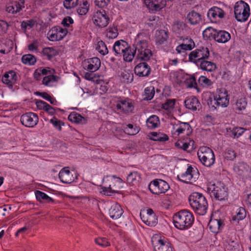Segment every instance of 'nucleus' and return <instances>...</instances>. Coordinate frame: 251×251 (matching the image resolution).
Wrapping results in <instances>:
<instances>
[{
	"instance_id": "nucleus-1",
	"label": "nucleus",
	"mask_w": 251,
	"mask_h": 251,
	"mask_svg": "<svg viewBox=\"0 0 251 251\" xmlns=\"http://www.w3.org/2000/svg\"><path fill=\"white\" fill-rule=\"evenodd\" d=\"M194 221L193 214L187 210H180L173 217L175 227L180 230H185L190 227Z\"/></svg>"
},
{
	"instance_id": "nucleus-2",
	"label": "nucleus",
	"mask_w": 251,
	"mask_h": 251,
	"mask_svg": "<svg viewBox=\"0 0 251 251\" xmlns=\"http://www.w3.org/2000/svg\"><path fill=\"white\" fill-rule=\"evenodd\" d=\"M190 206L195 213L200 215L206 214L208 208V203L204 196L201 193L194 192L189 197Z\"/></svg>"
},
{
	"instance_id": "nucleus-3",
	"label": "nucleus",
	"mask_w": 251,
	"mask_h": 251,
	"mask_svg": "<svg viewBox=\"0 0 251 251\" xmlns=\"http://www.w3.org/2000/svg\"><path fill=\"white\" fill-rule=\"evenodd\" d=\"M207 191L211 197H214L218 201L225 200L227 199L228 197L227 188L221 181L209 183Z\"/></svg>"
},
{
	"instance_id": "nucleus-4",
	"label": "nucleus",
	"mask_w": 251,
	"mask_h": 251,
	"mask_svg": "<svg viewBox=\"0 0 251 251\" xmlns=\"http://www.w3.org/2000/svg\"><path fill=\"white\" fill-rule=\"evenodd\" d=\"M229 98L227 93L220 92L219 94L214 96V99L209 98L207 100V104L211 110H214L219 107H226L229 104Z\"/></svg>"
},
{
	"instance_id": "nucleus-5",
	"label": "nucleus",
	"mask_w": 251,
	"mask_h": 251,
	"mask_svg": "<svg viewBox=\"0 0 251 251\" xmlns=\"http://www.w3.org/2000/svg\"><path fill=\"white\" fill-rule=\"evenodd\" d=\"M198 156L201 163L206 167H210L215 162V155L213 151L207 147H201L199 148Z\"/></svg>"
},
{
	"instance_id": "nucleus-6",
	"label": "nucleus",
	"mask_w": 251,
	"mask_h": 251,
	"mask_svg": "<svg viewBox=\"0 0 251 251\" xmlns=\"http://www.w3.org/2000/svg\"><path fill=\"white\" fill-rule=\"evenodd\" d=\"M250 11V7L247 3L243 0L238 1L234 6L235 17L239 22H245L249 17Z\"/></svg>"
},
{
	"instance_id": "nucleus-7",
	"label": "nucleus",
	"mask_w": 251,
	"mask_h": 251,
	"mask_svg": "<svg viewBox=\"0 0 251 251\" xmlns=\"http://www.w3.org/2000/svg\"><path fill=\"white\" fill-rule=\"evenodd\" d=\"M209 55V50L207 47H200L190 53L189 61L197 65L205 59H208Z\"/></svg>"
},
{
	"instance_id": "nucleus-8",
	"label": "nucleus",
	"mask_w": 251,
	"mask_h": 251,
	"mask_svg": "<svg viewBox=\"0 0 251 251\" xmlns=\"http://www.w3.org/2000/svg\"><path fill=\"white\" fill-rule=\"evenodd\" d=\"M148 188L152 194L159 195L166 193L169 189L170 186L165 180L156 179L150 182Z\"/></svg>"
},
{
	"instance_id": "nucleus-9",
	"label": "nucleus",
	"mask_w": 251,
	"mask_h": 251,
	"mask_svg": "<svg viewBox=\"0 0 251 251\" xmlns=\"http://www.w3.org/2000/svg\"><path fill=\"white\" fill-rule=\"evenodd\" d=\"M139 36L140 33H138L136 38L135 39L133 44L135 50H132L129 45L128 48L126 49V50L125 51L124 50V52L122 53L124 60L125 61H131L135 56L137 50H138L139 52L138 55L141 54V51H140V49H141V40L140 39Z\"/></svg>"
},
{
	"instance_id": "nucleus-10",
	"label": "nucleus",
	"mask_w": 251,
	"mask_h": 251,
	"mask_svg": "<svg viewBox=\"0 0 251 251\" xmlns=\"http://www.w3.org/2000/svg\"><path fill=\"white\" fill-rule=\"evenodd\" d=\"M94 24L99 27H106L110 22V18L104 10H98L93 16Z\"/></svg>"
},
{
	"instance_id": "nucleus-11",
	"label": "nucleus",
	"mask_w": 251,
	"mask_h": 251,
	"mask_svg": "<svg viewBox=\"0 0 251 251\" xmlns=\"http://www.w3.org/2000/svg\"><path fill=\"white\" fill-rule=\"evenodd\" d=\"M68 30L60 26L52 27L47 33V37L52 42L58 41L63 39L67 35Z\"/></svg>"
},
{
	"instance_id": "nucleus-12",
	"label": "nucleus",
	"mask_w": 251,
	"mask_h": 251,
	"mask_svg": "<svg viewBox=\"0 0 251 251\" xmlns=\"http://www.w3.org/2000/svg\"><path fill=\"white\" fill-rule=\"evenodd\" d=\"M198 171L189 166L186 171L177 176L178 179L186 183H193L195 182L198 177Z\"/></svg>"
},
{
	"instance_id": "nucleus-13",
	"label": "nucleus",
	"mask_w": 251,
	"mask_h": 251,
	"mask_svg": "<svg viewBox=\"0 0 251 251\" xmlns=\"http://www.w3.org/2000/svg\"><path fill=\"white\" fill-rule=\"evenodd\" d=\"M152 244L154 251H173L171 244L165 238L156 236L152 239Z\"/></svg>"
},
{
	"instance_id": "nucleus-14",
	"label": "nucleus",
	"mask_w": 251,
	"mask_h": 251,
	"mask_svg": "<svg viewBox=\"0 0 251 251\" xmlns=\"http://www.w3.org/2000/svg\"><path fill=\"white\" fill-rule=\"evenodd\" d=\"M116 108L119 112L129 114L133 113L134 106L130 99H126L119 100L116 104Z\"/></svg>"
},
{
	"instance_id": "nucleus-15",
	"label": "nucleus",
	"mask_w": 251,
	"mask_h": 251,
	"mask_svg": "<svg viewBox=\"0 0 251 251\" xmlns=\"http://www.w3.org/2000/svg\"><path fill=\"white\" fill-rule=\"evenodd\" d=\"M21 122L26 127H33L38 123V116L33 112H27L21 117Z\"/></svg>"
},
{
	"instance_id": "nucleus-16",
	"label": "nucleus",
	"mask_w": 251,
	"mask_h": 251,
	"mask_svg": "<svg viewBox=\"0 0 251 251\" xmlns=\"http://www.w3.org/2000/svg\"><path fill=\"white\" fill-rule=\"evenodd\" d=\"M144 3L150 12L159 11L166 5L165 0H144Z\"/></svg>"
},
{
	"instance_id": "nucleus-17",
	"label": "nucleus",
	"mask_w": 251,
	"mask_h": 251,
	"mask_svg": "<svg viewBox=\"0 0 251 251\" xmlns=\"http://www.w3.org/2000/svg\"><path fill=\"white\" fill-rule=\"evenodd\" d=\"M122 181L120 178L114 179L112 184H109L108 187H102L101 188V192L108 196H110L112 193H118L120 188L122 187Z\"/></svg>"
},
{
	"instance_id": "nucleus-18",
	"label": "nucleus",
	"mask_w": 251,
	"mask_h": 251,
	"mask_svg": "<svg viewBox=\"0 0 251 251\" xmlns=\"http://www.w3.org/2000/svg\"><path fill=\"white\" fill-rule=\"evenodd\" d=\"M146 212L142 217V222L150 226H155L157 222V218L152 209L148 208L146 209Z\"/></svg>"
},
{
	"instance_id": "nucleus-19",
	"label": "nucleus",
	"mask_w": 251,
	"mask_h": 251,
	"mask_svg": "<svg viewBox=\"0 0 251 251\" xmlns=\"http://www.w3.org/2000/svg\"><path fill=\"white\" fill-rule=\"evenodd\" d=\"M100 66V61L98 57H93L85 60L84 63V68L90 71L94 72L97 71Z\"/></svg>"
},
{
	"instance_id": "nucleus-20",
	"label": "nucleus",
	"mask_w": 251,
	"mask_h": 251,
	"mask_svg": "<svg viewBox=\"0 0 251 251\" xmlns=\"http://www.w3.org/2000/svg\"><path fill=\"white\" fill-rule=\"evenodd\" d=\"M59 178L62 182L66 184L71 183L75 180V178L68 167H65L61 170L59 173Z\"/></svg>"
},
{
	"instance_id": "nucleus-21",
	"label": "nucleus",
	"mask_w": 251,
	"mask_h": 251,
	"mask_svg": "<svg viewBox=\"0 0 251 251\" xmlns=\"http://www.w3.org/2000/svg\"><path fill=\"white\" fill-rule=\"evenodd\" d=\"M129 44L123 40L116 41L113 45L112 50L116 55H122V53L128 48Z\"/></svg>"
},
{
	"instance_id": "nucleus-22",
	"label": "nucleus",
	"mask_w": 251,
	"mask_h": 251,
	"mask_svg": "<svg viewBox=\"0 0 251 251\" xmlns=\"http://www.w3.org/2000/svg\"><path fill=\"white\" fill-rule=\"evenodd\" d=\"M17 80V76L14 71H9L4 74L2 77V81L9 87H12Z\"/></svg>"
},
{
	"instance_id": "nucleus-23",
	"label": "nucleus",
	"mask_w": 251,
	"mask_h": 251,
	"mask_svg": "<svg viewBox=\"0 0 251 251\" xmlns=\"http://www.w3.org/2000/svg\"><path fill=\"white\" fill-rule=\"evenodd\" d=\"M185 107L193 111L199 109L201 107V104L198 99L195 97H191L187 98L184 101Z\"/></svg>"
},
{
	"instance_id": "nucleus-24",
	"label": "nucleus",
	"mask_w": 251,
	"mask_h": 251,
	"mask_svg": "<svg viewBox=\"0 0 251 251\" xmlns=\"http://www.w3.org/2000/svg\"><path fill=\"white\" fill-rule=\"evenodd\" d=\"M223 221L221 219H211L208 223V226L210 231L213 233H217L224 226Z\"/></svg>"
},
{
	"instance_id": "nucleus-25",
	"label": "nucleus",
	"mask_w": 251,
	"mask_h": 251,
	"mask_svg": "<svg viewBox=\"0 0 251 251\" xmlns=\"http://www.w3.org/2000/svg\"><path fill=\"white\" fill-rule=\"evenodd\" d=\"M123 213V210L122 208L117 203L113 204L109 210L110 217L115 220L121 217Z\"/></svg>"
},
{
	"instance_id": "nucleus-26",
	"label": "nucleus",
	"mask_w": 251,
	"mask_h": 251,
	"mask_svg": "<svg viewBox=\"0 0 251 251\" xmlns=\"http://www.w3.org/2000/svg\"><path fill=\"white\" fill-rule=\"evenodd\" d=\"M234 170L240 176H246L250 170L249 165L244 162H239L234 166Z\"/></svg>"
},
{
	"instance_id": "nucleus-27",
	"label": "nucleus",
	"mask_w": 251,
	"mask_h": 251,
	"mask_svg": "<svg viewBox=\"0 0 251 251\" xmlns=\"http://www.w3.org/2000/svg\"><path fill=\"white\" fill-rule=\"evenodd\" d=\"M247 106V101L246 98H240L237 100L236 101L233 105V108L236 113L241 114L245 110Z\"/></svg>"
},
{
	"instance_id": "nucleus-28",
	"label": "nucleus",
	"mask_w": 251,
	"mask_h": 251,
	"mask_svg": "<svg viewBox=\"0 0 251 251\" xmlns=\"http://www.w3.org/2000/svg\"><path fill=\"white\" fill-rule=\"evenodd\" d=\"M231 38L230 34L225 30H217L214 40L219 43H225Z\"/></svg>"
},
{
	"instance_id": "nucleus-29",
	"label": "nucleus",
	"mask_w": 251,
	"mask_h": 251,
	"mask_svg": "<svg viewBox=\"0 0 251 251\" xmlns=\"http://www.w3.org/2000/svg\"><path fill=\"white\" fill-rule=\"evenodd\" d=\"M24 1L23 0H20V2H14L9 4L6 7V11L8 13L14 14L17 13L24 7Z\"/></svg>"
},
{
	"instance_id": "nucleus-30",
	"label": "nucleus",
	"mask_w": 251,
	"mask_h": 251,
	"mask_svg": "<svg viewBox=\"0 0 251 251\" xmlns=\"http://www.w3.org/2000/svg\"><path fill=\"white\" fill-rule=\"evenodd\" d=\"M225 13L223 9L216 6L210 8L207 12V16L210 18L216 19L224 18Z\"/></svg>"
},
{
	"instance_id": "nucleus-31",
	"label": "nucleus",
	"mask_w": 251,
	"mask_h": 251,
	"mask_svg": "<svg viewBox=\"0 0 251 251\" xmlns=\"http://www.w3.org/2000/svg\"><path fill=\"white\" fill-rule=\"evenodd\" d=\"M148 138L153 141L164 142L169 140L168 136L161 132H151L148 134Z\"/></svg>"
},
{
	"instance_id": "nucleus-32",
	"label": "nucleus",
	"mask_w": 251,
	"mask_h": 251,
	"mask_svg": "<svg viewBox=\"0 0 251 251\" xmlns=\"http://www.w3.org/2000/svg\"><path fill=\"white\" fill-rule=\"evenodd\" d=\"M201 69L207 72H212L216 69V64L207 59H205L197 64Z\"/></svg>"
},
{
	"instance_id": "nucleus-33",
	"label": "nucleus",
	"mask_w": 251,
	"mask_h": 251,
	"mask_svg": "<svg viewBox=\"0 0 251 251\" xmlns=\"http://www.w3.org/2000/svg\"><path fill=\"white\" fill-rule=\"evenodd\" d=\"M187 19L191 25H195L201 21V16L200 13L192 10L187 14Z\"/></svg>"
},
{
	"instance_id": "nucleus-34",
	"label": "nucleus",
	"mask_w": 251,
	"mask_h": 251,
	"mask_svg": "<svg viewBox=\"0 0 251 251\" xmlns=\"http://www.w3.org/2000/svg\"><path fill=\"white\" fill-rule=\"evenodd\" d=\"M36 104L38 109L44 110L50 115H53L55 113L54 108L45 101L40 100L37 101Z\"/></svg>"
},
{
	"instance_id": "nucleus-35",
	"label": "nucleus",
	"mask_w": 251,
	"mask_h": 251,
	"mask_svg": "<svg viewBox=\"0 0 251 251\" xmlns=\"http://www.w3.org/2000/svg\"><path fill=\"white\" fill-rule=\"evenodd\" d=\"M35 195L37 200L40 202L45 201L49 203H53L54 202L53 199L41 191H35Z\"/></svg>"
},
{
	"instance_id": "nucleus-36",
	"label": "nucleus",
	"mask_w": 251,
	"mask_h": 251,
	"mask_svg": "<svg viewBox=\"0 0 251 251\" xmlns=\"http://www.w3.org/2000/svg\"><path fill=\"white\" fill-rule=\"evenodd\" d=\"M13 48V42L9 39H6L0 43V52L6 54L10 52Z\"/></svg>"
},
{
	"instance_id": "nucleus-37",
	"label": "nucleus",
	"mask_w": 251,
	"mask_h": 251,
	"mask_svg": "<svg viewBox=\"0 0 251 251\" xmlns=\"http://www.w3.org/2000/svg\"><path fill=\"white\" fill-rule=\"evenodd\" d=\"M159 125V119L156 115H152L146 120V125L148 128L153 129L156 128Z\"/></svg>"
},
{
	"instance_id": "nucleus-38",
	"label": "nucleus",
	"mask_w": 251,
	"mask_h": 251,
	"mask_svg": "<svg viewBox=\"0 0 251 251\" xmlns=\"http://www.w3.org/2000/svg\"><path fill=\"white\" fill-rule=\"evenodd\" d=\"M169 37L168 32L165 30L157 31L156 33V42L159 44H163Z\"/></svg>"
},
{
	"instance_id": "nucleus-39",
	"label": "nucleus",
	"mask_w": 251,
	"mask_h": 251,
	"mask_svg": "<svg viewBox=\"0 0 251 251\" xmlns=\"http://www.w3.org/2000/svg\"><path fill=\"white\" fill-rule=\"evenodd\" d=\"M192 129L190 125L188 123H180L179 127L176 129V132L178 134L185 133L187 135H189L192 132Z\"/></svg>"
},
{
	"instance_id": "nucleus-40",
	"label": "nucleus",
	"mask_w": 251,
	"mask_h": 251,
	"mask_svg": "<svg viewBox=\"0 0 251 251\" xmlns=\"http://www.w3.org/2000/svg\"><path fill=\"white\" fill-rule=\"evenodd\" d=\"M68 120L72 123L81 124L85 119L80 114L76 112H71L68 116Z\"/></svg>"
},
{
	"instance_id": "nucleus-41",
	"label": "nucleus",
	"mask_w": 251,
	"mask_h": 251,
	"mask_svg": "<svg viewBox=\"0 0 251 251\" xmlns=\"http://www.w3.org/2000/svg\"><path fill=\"white\" fill-rule=\"evenodd\" d=\"M185 83L189 88H194L200 92V89L197 86V83L195 77L192 75H187L185 79Z\"/></svg>"
},
{
	"instance_id": "nucleus-42",
	"label": "nucleus",
	"mask_w": 251,
	"mask_h": 251,
	"mask_svg": "<svg viewBox=\"0 0 251 251\" xmlns=\"http://www.w3.org/2000/svg\"><path fill=\"white\" fill-rule=\"evenodd\" d=\"M217 29H216L211 26L207 27L202 32L204 38L207 39H214L216 36Z\"/></svg>"
},
{
	"instance_id": "nucleus-43",
	"label": "nucleus",
	"mask_w": 251,
	"mask_h": 251,
	"mask_svg": "<svg viewBox=\"0 0 251 251\" xmlns=\"http://www.w3.org/2000/svg\"><path fill=\"white\" fill-rule=\"evenodd\" d=\"M229 135L233 138H238L241 136L245 131V129L242 127H236L232 129L229 128L227 129Z\"/></svg>"
},
{
	"instance_id": "nucleus-44",
	"label": "nucleus",
	"mask_w": 251,
	"mask_h": 251,
	"mask_svg": "<svg viewBox=\"0 0 251 251\" xmlns=\"http://www.w3.org/2000/svg\"><path fill=\"white\" fill-rule=\"evenodd\" d=\"M119 32L116 26H109L105 31V35L107 38L115 39L118 36Z\"/></svg>"
},
{
	"instance_id": "nucleus-45",
	"label": "nucleus",
	"mask_w": 251,
	"mask_h": 251,
	"mask_svg": "<svg viewBox=\"0 0 251 251\" xmlns=\"http://www.w3.org/2000/svg\"><path fill=\"white\" fill-rule=\"evenodd\" d=\"M191 44H185L182 43L176 48V50L178 53H185L186 50H192L195 46V43L191 42Z\"/></svg>"
},
{
	"instance_id": "nucleus-46",
	"label": "nucleus",
	"mask_w": 251,
	"mask_h": 251,
	"mask_svg": "<svg viewBox=\"0 0 251 251\" xmlns=\"http://www.w3.org/2000/svg\"><path fill=\"white\" fill-rule=\"evenodd\" d=\"M140 179V176L137 172H132L129 174L127 176V181L128 183L132 185L137 184Z\"/></svg>"
},
{
	"instance_id": "nucleus-47",
	"label": "nucleus",
	"mask_w": 251,
	"mask_h": 251,
	"mask_svg": "<svg viewBox=\"0 0 251 251\" xmlns=\"http://www.w3.org/2000/svg\"><path fill=\"white\" fill-rule=\"evenodd\" d=\"M22 62L25 64L32 65L36 63V59L34 55L31 54H27L22 56Z\"/></svg>"
},
{
	"instance_id": "nucleus-48",
	"label": "nucleus",
	"mask_w": 251,
	"mask_h": 251,
	"mask_svg": "<svg viewBox=\"0 0 251 251\" xmlns=\"http://www.w3.org/2000/svg\"><path fill=\"white\" fill-rule=\"evenodd\" d=\"M57 81V76L54 75H49L43 78L42 83L47 86H52L53 83Z\"/></svg>"
},
{
	"instance_id": "nucleus-49",
	"label": "nucleus",
	"mask_w": 251,
	"mask_h": 251,
	"mask_svg": "<svg viewBox=\"0 0 251 251\" xmlns=\"http://www.w3.org/2000/svg\"><path fill=\"white\" fill-rule=\"evenodd\" d=\"M96 49L102 55H105L108 53L107 46L102 41H100L98 42Z\"/></svg>"
},
{
	"instance_id": "nucleus-50",
	"label": "nucleus",
	"mask_w": 251,
	"mask_h": 251,
	"mask_svg": "<svg viewBox=\"0 0 251 251\" xmlns=\"http://www.w3.org/2000/svg\"><path fill=\"white\" fill-rule=\"evenodd\" d=\"M154 88L153 86H150L145 88L144 91V96H145L143 100H151L154 95Z\"/></svg>"
},
{
	"instance_id": "nucleus-51",
	"label": "nucleus",
	"mask_w": 251,
	"mask_h": 251,
	"mask_svg": "<svg viewBox=\"0 0 251 251\" xmlns=\"http://www.w3.org/2000/svg\"><path fill=\"white\" fill-rule=\"evenodd\" d=\"M42 52L44 55L46 56L49 59L55 56L58 53L57 50L53 47L45 48Z\"/></svg>"
},
{
	"instance_id": "nucleus-52",
	"label": "nucleus",
	"mask_w": 251,
	"mask_h": 251,
	"mask_svg": "<svg viewBox=\"0 0 251 251\" xmlns=\"http://www.w3.org/2000/svg\"><path fill=\"white\" fill-rule=\"evenodd\" d=\"M198 82L201 86L205 88L209 87L213 84V82L210 79L203 75L199 77Z\"/></svg>"
},
{
	"instance_id": "nucleus-53",
	"label": "nucleus",
	"mask_w": 251,
	"mask_h": 251,
	"mask_svg": "<svg viewBox=\"0 0 251 251\" xmlns=\"http://www.w3.org/2000/svg\"><path fill=\"white\" fill-rule=\"evenodd\" d=\"M89 4L87 0L83 2L82 4H80L78 8L77 9V12L80 15H84L88 11Z\"/></svg>"
},
{
	"instance_id": "nucleus-54",
	"label": "nucleus",
	"mask_w": 251,
	"mask_h": 251,
	"mask_svg": "<svg viewBox=\"0 0 251 251\" xmlns=\"http://www.w3.org/2000/svg\"><path fill=\"white\" fill-rule=\"evenodd\" d=\"M124 131L128 135H133L139 131V128L133 127V126L131 124H128L126 127H124Z\"/></svg>"
},
{
	"instance_id": "nucleus-55",
	"label": "nucleus",
	"mask_w": 251,
	"mask_h": 251,
	"mask_svg": "<svg viewBox=\"0 0 251 251\" xmlns=\"http://www.w3.org/2000/svg\"><path fill=\"white\" fill-rule=\"evenodd\" d=\"M246 216V212L243 207H240L238 209V212L236 215L232 217V220H241L244 219Z\"/></svg>"
},
{
	"instance_id": "nucleus-56",
	"label": "nucleus",
	"mask_w": 251,
	"mask_h": 251,
	"mask_svg": "<svg viewBox=\"0 0 251 251\" xmlns=\"http://www.w3.org/2000/svg\"><path fill=\"white\" fill-rule=\"evenodd\" d=\"M194 141L193 140H190L189 143L184 142L182 141H178L175 143V145L176 147L183 149L184 151H187L189 147L190 146V144L192 143V145L194 144Z\"/></svg>"
},
{
	"instance_id": "nucleus-57",
	"label": "nucleus",
	"mask_w": 251,
	"mask_h": 251,
	"mask_svg": "<svg viewBox=\"0 0 251 251\" xmlns=\"http://www.w3.org/2000/svg\"><path fill=\"white\" fill-rule=\"evenodd\" d=\"M236 157L235 151L231 149H227L224 154V157L227 160H233Z\"/></svg>"
},
{
	"instance_id": "nucleus-58",
	"label": "nucleus",
	"mask_w": 251,
	"mask_h": 251,
	"mask_svg": "<svg viewBox=\"0 0 251 251\" xmlns=\"http://www.w3.org/2000/svg\"><path fill=\"white\" fill-rule=\"evenodd\" d=\"M175 102V99H168L162 104V108L168 111L172 109L174 107Z\"/></svg>"
},
{
	"instance_id": "nucleus-59",
	"label": "nucleus",
	"mask_w": 251,
	"mask_h": 251,
	"mask_svg": "<svg viewBox=\"0 0 251 251\" xmlns=\"http://www.w3.org/2000/svg\"><path fill=\"white\" fill-rule=\"evenodd\" d=\"M36 24V21L34 20H29L25 21H23L21 24L22 28L25 29H30L34 27Z\"/></svg>"
},
{
	"instance_id": "nucleus-60",
	"label": "nucleus",
	"mask_w": 251,
	"mask_h": 251,
	"mask_svg": "<svg viewBox=\"0 0 251 251\" xmlns=\"http://www.w3.org/2000/svg\"><path fill=\"white\" fill-rule=\"evenodd\" d=\"M97 244L102 247H106L110 245V242L104 237H99L95 239Z\"/></svg>"
},
{
	"instance_id": "nucleus-61",
	"label": "nucleus",
	"mask_w": 251,
	"mask_h": 251,
	"mask_svg": "<svg viewBox=\"0 0 251 251\" xmlns=\"http://www.w3.org/2000/svg\"><path fill=\"white\" fill-rule=\"evenodd\" d=\"M40 95L46 100L49 101L51 104L56 105L57 101L56 100L52 98L50 95L46 92L40 93Z\"/></svg>"
},
{
	"instance_id": "nucleus-62",
	"label": "nucleus",
	"mask_w": 251,
	"mask_h": 251,
	"mask_svg": "<svg viewBox=\"0 0 251 251\" xmlns=\"http://www.w3.org/2000/svg\"><path fill=\"white\" fill-rule=\"evenodd\" d=\"M9 27L8 23L3 20H0V35L6 33Z\"/></svg>"
},
{
	"instance_id": "nucleus-63",
	"label": "nucleus",
	"mask_w": 251,
	"mask_h": 251,
	"mask_svg": "<svg viewBox=\"0 0 251 251\" xmlns=\"http://www.w3.org/2000/svg\"><path fill=\"white\" fill-rule=\"evenodd\" d=\"M78 0H65L64 6L66 9H71L75 7L77 4Z\"/></svg>"
},
{
	"instance_id": "nucleus-64",
	"label": "nucleus",
	"mask_w": 251,
	"mask_h": 251,
	"mask_svg": "<svg viewBox=\"0 0 251 251\" xmlns=\"http://www.w3.org/2000/svg\"><path fill=\"white\" fill-rule=\"evenodd\" d=\"M142 67L144 69L142 70V76H148L151 73V69L146 62H142Z\"/></svg>"
}]
</instances>
